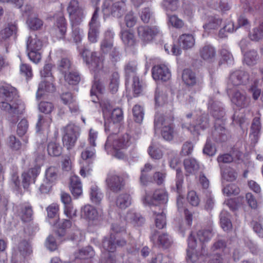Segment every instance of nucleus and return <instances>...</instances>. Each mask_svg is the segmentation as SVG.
<instances>
[{
    "mask_svg": "<svg viewBox=\"0 0 263 263\" xmlns=\"http://www.w3.org/2000/svg\"><path fill=\"white\" fill-rule=\"evenodd\" d=\"M46 211L49 223L51 225H56L59 219V206L56 203H52L47 208Z\"/></svg>",
    "mask_w": 263,
    "mask_h": 263,
    "instance_id": "29",
    "label": "nucleus"
},
{
    "mask_svg": "<svg viewBox=\"0 0 263 263\" xmlns=\"http://www.w3.org/2000/svg\"><path fill=\"white\" fill-rule=\"evenodd\" d=\"M131 137L127 134L117 135L112 134L107 137L105 144V149L108 154L115 156L118 159H123L124 154L119 152L126 149L132 144Z\"/></svg>",
    "mask_w": 263,
    "mask_h": 263,
    "instance_id": "3",
    "label": "nucleus"
},
{
    "mask_svg": "<svg viewBox=\"0 0 263 263\" xmlns=\"http://www.w3.org/2000/svg\"><path fill=\"white\" fill-rule=\"evenodd\" d=\"M178 43L182 49H189L194 46L195 39L192 34L184 33L179 36Z\"/></svg>",
    "mask_w": 263,
    "mask_h": 263,
    "instance_id": "27",
    "label": "nucleus"
},
{
    "mask_svg": "<svg viewBox=\"0 0 263 263\" xmlns=\"http://www.w3.org/2000/svg\"><path fill=\"white\" fill-rule=\"evenodd\" d=\"M228 94L232 103L238 108L247 107L250 104V99L245 93L241 92L238 89L227 90Z\"/></svg>",
    "mask_w": 263,
    "mask_h": 263,
    "instance_id": "13",
    "label": "nucleus"
},
{
    "mask_svg": "<svg viewBox=\"0 0 263 263\" xmlns=\"http://www.w3.org/2000/svg\"><path fill=\"white\" fill-rule=\"evenodd\" d=\"M195 236L197 242V246L201 247V250L204 249L203 243L208 241L212 237V231L209 230H200L197 233L192 232Z\"/></svg>",
    "mask_w": 263,
    "mask_h": 263,
    "instance_id": "23",
    "label": "nucleus"
},
{
    "mask_svg": "<svg viewBox=\"0 0 263 263\" xmlns=\"http://www.w3.org/2000/svg\"><path fill=\"white\" fill-rule=\"evenodd\" d=\"M259 59V55L254 50H250L244 54L243 62L248 66L255 65Z\"/></svg>",
    "mask_w": 263,
    "mask_h": 263,
    "instance_id": "39",
    "label": "nucleus"
},
{
    "mask_svg": "<svg viewBox=\"0 0 263 263\" xmlns=\"http://www.w3.org/2000/svg\"><path fill=\"white\" fill-rule=\"evenodd\" d=\"M152 76L156 81L161 80L166 81L171 78V74L167 65L160 64L155 66L153 68Z\"/></svg>",
    "mask_w": 263,
    "mask_h": 263,
    "instance_id": "18",
    "label": "nucleus"
},
{
    "mask_svg": "<svg viewBox=\"0 0 263 263\" xmlns=\"http://www.w3.org/2000/svg\"><path fill=\"white\" fill-rule=\"evenodd\" d=\"M222 24V20L220 17L211 16L209 17L208 22L203 26V27L206 31L211 32L219 29Z\"/></svg>",
    "mask_w": 263,
    "mask_h": 263,
    "instance_id": "28",
    "label": "nucleus"
},
{
    "mask_svg": "<svg viewBox=\"0 0 263 263\" xmlns=\"http://www.w3.org/2000/svg\"><path fill=\"white\" fill-rule=\"evenodd\" d=\"M58 69L63 74L67 73L70 69L71 63L67 58H63L58 63Z\"/></svg>",
    "mask_w": 263,
    "mask_h": 263,
    "instance_id": "59",
    "label": "nucleus"
},
{
    "mask_svg": "<svg viewBox=\"0 0 263 263\" xmlns=\"http://www.w3.org/2000/svg\"><path fill=\"white\" fill-rule=\"evenodd\" d=\"M220 224L222 229L224 231H229L231 230L232 224L230 220L229 214L226 211H222L220 215Z\"/></svg>",
    "mask_w": 263,
    "mask_h": 263,
    "instance_id": "42",
    "label": "nucleus"
},
{
    "mask_svg": "<svg viewBox=\"0 0 263 263\" xmlns=\"http://www.w3.org/2000/svg\"><path fill=\"white\" fill-rule=\"evenodd\" d=\"M125 220L129 222L137 223V224H139H139H140V223L143 221V218L133 211H130L127 213Z\"/></svg>",
    "mask_w": 263,
    "mask_h": 263,
    "instance_id": "61",
    "label": "nucleus"
},
{
    "mask_svg": "<svg viewBox=\"0 0 263 263\" xmlns=\"http://www.w3.org/2000/svg\"><path fill=\"white\" fill-rule=\"evenodd\" d=\"M114 36V33L111 30H108L105 34V39L101 45L102 51L104 53L108 52L112 47V39Z\"/></svg>",
    "mask_w": 263,
    "mask_h": 263,
    "instance_id": "35",
    "label": "nucleus"
},
{
    "mask_svg": "<svg viewBox=\"0 0 263 263\" xmlns=\"http://www.w3.org/2000/svg\"><path fill=\"white\" fill-rule=\"evenodd\" d=\"M81 54L89 68L95 73L94 82L90 90V96L92 101L96 103L100 101L104 90V87L102 84L100 77H103L106 70L103 69V59L98 57L96 53H92L88 50L85 49ZM99 102L104 119L105 130H113L118 127V123L123 120L122 110L119 108L111 110L112 107L108 101H101Z\"/></svg>",
    "mask_w": 263,
    "mask_h": 263,
    "instance_id": "1",
    "label": "nucleus"
},
{
    "mask_svg": "<svg viewBox=\"0 0 263 263\" xmlns=\"http://www.w3.org/2000/svg\"><path fill=\"white\" fill-rule=\"evenodd\" d=\"M43 45V41L36 35L30 36L27 43V46L28 50L40 51Z\"/></svg>",
    "mask_w": 263,
    "mask_h": 263,
    "instance_id": "37",
    "label": "nucleus"
},
{
    "mask_svg": "<svg viewBox=\"0 0 263 263\" xmlns=\"http://www.w3.org/2000/svg\"><path fill=\"white\" fill-rule=\"evenodd\" d=\"M16 89L9 84L0 87V107L10 115L22 114L25 109V104L17 99Z\"/></svg>",
    "mask_w": 263,
    "mask_h": 263,
    "instance_id": "2",
    "label": "nucleus"
},
{
    "mask_svg": "<svg viewBox=\"0 0 263 263\" xmlns=\"http://www.w3.org/2000/svg\"><path fill=\"white\" fill-rule=\"evenodd\" d=\"M94 254V251L92 247L88 246L79 250V252L76 254V258L85 259L92 257Z\"/></svg>",
    "mask_w": 263,
    "mask_h": 263,
    "instance_id": "47",
    "label": "nucleus"
},
{
    "mask_svg": "<svg viewBox=\"0 0 263 263\" xmlns=\"http://www.w3.org/2000/svg\"><path fill=\"white\" fill-rule=\"evenodd\" d=\"M78 127L72 124L66 126L64 128V134L62 141L64 147L67 150L72 149L75 145L79 137Z\"/></svg>",
    "mask_w": 263,
    "mask_h": 263,
    "instance_id": "10",
    "label": "nucleus"
},
{
    "mask_svg": "<svg viewBox=\"0 0 263 263\" xmlns=\"http://www.w3.org/2000/svg\"><path fill=\"white\" fill-rule=\"evenodd\" d=\"M160 32L159 28L157 26H140L137 28L139 37L145 43L151 41Z\"/></svg>",
    "mask_w": 263,
    "mask_h": 263,
    "instance_id": "14",
    "label": "nucleus"
},
{
    "mask_svg": "<svg viewBox=\"0 0 263 263\" xmlns=\"http://www.w3.org/2000/svg\"><path fill=\"white\" fill-rule=\"evenodd\" d=\"M52 66L51 64H46L42 70L41 71V75L45 79L43 80L39 84L38 90L36 92V98L39 99L46 95V92H52L55 90L53 84V78L52 76L51 69Z\"/></svg>",
    "mask_w": 263,
    "mask_h": 263,
    "instance_id": "4",
    "label": "nucleus"
},
{
    "mask_svg": "<svg viewBox=\"0 0 263 263\" xmlns=\"http://www.w3.org/2000/svg\"><path fill=\"white\" fill-rule=\"evenodd\" d=\"M119 78V74L117 72L112 73L110 78L109 87L112 93H115L118 89Z\"/></svg>",
    "mask_w": 263,
    "mask_h": 263,
    "instance_id": "54",
    "label": "nucleus"
},
{
    "mask_svg": "<svg viewBox=\"0 0 263 263\" xmlns=\"http://www.w3.org/2000/svg\"><path fill=\"white\" fill-rule=\"evenodd\" d=\"M192 116V114H188L186 115L182 120V129H186L193 135L198 134L200 128L204 129L208 126V120L206 119L202 121L200 120L201 122H199L198 124L192 125L190 122Z\"/></svg>",
    "mask_w": 263,
    "mask_h": 263,
    "instance_id": "16",
    "label": "nucleus"
},
{
    "mask_svg": "<svg viewBox=\"0 0 263 263\" xmlns=\"http://www.w3.org/2000/svg\"><path fill=\"white\" fill-rule=\"evenodd\" d=\"M58 178V169L55 167H49L46 171V180L53 184Z\"/></svg>",
    "mask_w": 263,
    "mask_h": 263,
    "instance_id": "51",
    "label": "nucleus"
},
{
    "mask_svg": "<svg viewBox=\"0 0 263 263\" xmlns=\"http://www.w3.org/2000/svg\"><path fill=\"white\" fill-rule=\"evenodd\" d=\"M223 192L228 196L236 195L239 193V189L234 184H229L223 187Z\"/></svg>",
    "mask_w": 263,
    "mask_h": 263,
    "instance_id": "63",
    "label": "nucleus"
},
{
    "mask_svg": "<svg viewBox=\"0 0 263 263\" xmlns=\"http://www.w3.org/2000/svg\"><path fill=\"white\" fill-rule=\"evenodd\" d=\"M81 23H74L73 22H71L72 27L71 40L77 44L81 43L84 37L83 30L79 26Z\"/></svg>",
    "mask_w": 263,
    "mask_h": 263,
    "instance_id": "30",
    "label": "nucleus"
},
{
    "mask_svg": "<svg viewBox=\"0 0 263 263\" xmlns=\"http://www.w3.org/2000/svg\"><path fill=\"white\" fill-rule=\"evenodd\" d=\"M148 153L151 157L154 159H160L162 157L163 152L158 144L152 142L148 149Z\"/></svg>",
    "mask_w": 263,
    "mask_h": 263,
    "instance_id": "40",
    "label": "nucleus"
},
{
    "mask_svg": "<svg viewBox=\"0 0 263 263\" xmlns=\"http://www.w3.org/2000/svg\"><path fill=\"white\" fill-rule=\"evenodd\" d=\"M162 6L167 12L175 11L178 6V0H163Z\"/></svg>",
    "mask_w": 263,
    "mask_h": 263,
    "instance_id": "60",
    "label": "nucleus"
},
{
    "mask_svg": "<svg viewBox=\"0 0 263 263\" xmlns=\"http://www.w3.org/2000/svg\"><path fill=\"white\" fill-rule=\"evenodd\" d=\"M185 214V226L181 225L179 226V230L182 234V236L184 235L185 230L189 229L192 224L193 215L187 209L184 210Z\"/></svg>",
    "mask_w": 263,
    "mask_h": 263,
    "instance_id": "45",
    "label": "nucleus"
},
{
    "mask_svg": "<svg viewBox=\"0 0 263 263\" xmlns=\"http://www.w3.org/2000/svg\"><path fill=\"white\" fill-rule=\"evenodd\" d=\"M28 122L26 119H22L17 125V133L19 136H24L28 128Z\"/></svg>",
    "mask_w": 263,
    "mask_h": 263,
    "instance_id": "64",
    "label": "nucleus"
},
{
    "mask_svg": "<svg viewBox=\"0 0 263 263\" xmlns=\"http://www.w3.org/2000/svg\"><path fill=\"white\" fill-rule=\"evenodd\" d=\"M200 55L204 60L212 61L215 57L216 50L210 44H205L200 50Z\"/></svg>",
    "mask_w": 263,
    "mask_h": 263,
    "instance_id": "33",
    "label": "nucleus"
},
{
    "mask_svg": "<svg viewBox=\"0 0 263 263\" xmlns=\"http://www.w3.org/2000/svg\"><path fill=\"white\" fill-rule=\"evenodd\" d=\"M40 172V165H37L22 174V184L24 189L28 188L31 182H34L35 178Z\"/></svg>",
    "mask_w": 263,
    "mask_h": 263,
    "instance_id": "21",
    "label": "nucleus"
},
{
    "mask_svg": "<svg viewBox=\"0 0 263 263\" xmlns=\"http://www.w3.org/2000/svg\"><path fill=\"white\" fill-rule=\"evenodd\" d=\"M155 243L159 247L166 248L172 244V239L167 234L163 233L158 236Z\"/></svg>",
    "mask_w": 263,
    "mask_h": 263,
    "instance_id": "44",
    "label": "nucleus"
},
{
    "mask_svg": "<svg viewBox=\"0 0 263 263\" xmlns=\"http://www.w3.org/2000/svg\"><path fill=\"white\" fill-rule=\"evenodd\" d=\"M51 123V118L48 116L39 115L37 122L36 123V130H48Z\"/></svg>",
    "mask_w": 263,
    "mask_h": 263,
    "instance_id": "38",
    "label": "nucleus"
},
{
    "mask_svg": "<svg viewBox=\"0 0 263 263\" xmlns=\"http://www.w3.org/2000/svg\"><path fill=\"white\" fill-rule=\"evenodd\" d=\"M54 32L58 39H62L66 32V24L65 19L62 13L56 16V23L54 25Z\"/></svg>",
    "mask_w": 263,
    "mask_h": 263,
    "instance_id": "22",
    "label": "nucleus"
},
{
    "mask_svg": "<svg viewBox=\"0 0 263 263\" xmlns=\"http://www.w3.org/2000/svg\"><path fill=\"white\" fill-rule=\"evenodd\" d=\"M32 215L31 207L29 204L22 206L19 215L24 221H28L31 219Z\"/></svg>",
    "mask_w": 263,
    "mask_h": 263,
    "instance_id": "46",
    "label": "nucleus"
},
{
    "mask_svg": "<svg viewBox=\"0 0 263 263\" xmlns=\"http://www.w3.org/2000/svg\"><path fill=\"white\" fill-rule=\"evenodd\" d=\"M154 214L155 216V224L157 228L161 229L166 224L165 214L163 211L157 213L156 210H153Z\"/></svg>",
    "mask_w": 263,
    "mask_h": 263,
    "instance_id": "48",
    "label": "nucleus"
},
{
    "mask_svg": "<svg viewBox=\"0 0 263 263\" xmlns=\"http://www.w3.org/2000/svg\"><path fill=\"white\" fill-rule=\"evenodd\" d=\"M211 250L215 255L210 260L209 263H221V254L229 252L225 242L222 240L215 242L212 247Z\"/></svg>",
    "mask_w": 263,
    "mask_h": 263,
    "instance_id": "19",
    "label": "nucleus"
},
{
    "mask_svg": "<svg viewBox=\"0 0 263 263\" xmlns=\"http://www.w3.org/2000/svg\"><path fill=\"white\" fill-rule=\"evenodd\" d=\"M81 216L88 220H94L98 216V212L96 209L90 205H86L82 208L81 211Z\"/></svg>",
    "mask_w": 263,
    "mask_h": 263,
    "instance_id": "34",
    "label": "nucleus"
},
{
    "mask_svg": "<svg viewBox=\"0 0 263 263\" xmlns=\"http://www.w3.org/2000/svg\"><path fill=\"white\" fill-rule=\"evenodd\" d=\"M67 11L71 22L74 23L82 22L85 17L84 10L80 7L78 2L76 0L70 1L67 8Z\"/></svg>",
    "mask_w": 263,
    "mask_h": 263,
    "instance_id": "15",
    "label": "nucleus"
},
{
    "mask_svg": "<svg viewBox=\"0 0 263 263\" xmlns=\"http://www.w3.org/2000/svg\"><path fill=\"white\" fill-rule=\"evenodd\" d=\"M132 79V87L134 92L136 95L140 94L143 90V84L140 81L139 78L137 76H134Z\"/></svg>",
    "mask_w": 263,
    "mask_h": 263,
    "instance_id": "62",
    "label": "nucleus"
},
{
    "mask_svg": "<svg viewBox=\"0 0 263 263\" xmlns=\"http://www.w3.org/2000/svg\"><path fill=\"white\" fill-rule=\"evenodd\" d=\"M96 156V150L94 147H87L81 153V157L84 160H93Z\"/></svg>",
    "mask_w": 263,
    "mask_h": 263,
    "instance_id": "58",
    "label": "nucleus"
},
{
    "mask_svg": "<svg viewBox=\"0 0 263 263\" xmlns=\"http://www.w3.org/2000/svg\"><path fill=\"white\" fill-rule=\"evenodd\" d=\"M208 109L210 114L217 119L222 117L224 114L223 108L219 102L210 100Z\"/></svg>",
    "mask_w": 263,
    "mask_h": 263,
    "instance_id": "26",
    "label": "nucleus"
},
{
    "mask_svg": "<svg viewBox=\"0 0 263 263\" xmlns=\"http://www.w3.org/2000/svg\"><path fill=\"white\" fill-rule=\"evenodd\" d=\"M64 77L65 81L70 85H76L80 80L79 75L76 72L69 71L68 74H64Z\"/></svg>",
    "mask_w": 263,
    "mask_h": 263,
    "instance_id": "53",
    "label": "nucleus"
},
{
    "mask_svg": "<svg viewBox=\"0 0 263 263\" xmlns=\"http://www.w3.org/2000/svg\"><path fill=\"white\" fill-rule=\"evenodd\" d=\"M261 128L260 119L258 118H255L253 120L251 126V134L256 140L258 138Z\"/></svg>",
    "mask_w": 263,
    "mask_h": 263,
    "instance_id": "57",
    "label": "nucleus"
},
{
    "mask_svg": "<svg viewBox=\"0 0 263 263\" xmlns=\"http://www.w3.org/2000/svg\"><path fill=\"white\" fill-rule=\"evenodd\" d=\"M184 166L187 175L195 174L200 168L198 162L194 158H187L184 160Z\"/></svg>",
    "mask_w": 263,
    "mask_h": 263,
    "instance_id": "32",
    "label": "nucleus"
},
{
    "mask_svg": "<svg viewBox=\"0 0 263 263\" xmlns=\"http://www.w3.org/2000/svg\"><path fill=\"white\" fill-rule=\"evenodd\" d=\"M251 40L257 41L263 37V23L258 27L254 28L250 34Z\"/></svg>",
    "mask_w": 263,
    "mask_h": 263,
    "instance_id": "55",
    "label": "nucleus"
},
{
    "mask_svg": "<svg viewBox=\"0 0 263 263\" xmlns=\"http://www.w3.org/2000/svg\"><path fill=\"white\" fill-rule=\"evenodd\" d=\"M155 127L156 128H161V135L163 138L167 141L172 140L176 134L174 131L173 125L166 120L163 116L157 115L155 118Z\"/></svg>",
    "mask_w": 263,
    "mask_h": 263,
    "instance_id": "9",
    "label": "nucleus"
},
{
    "mask_svg": "<svg viewBox=\"0 0 263 263\" xmlns=\"http://www.w3.org/2000/svg\"><path fill=\"white\" fill-rule=\"evenodd\" d=\"M106 182L108 187L114 192L121 191L124 185L122 177L114 173H109L108 174Z\"/></svg>",
    "mask_w": 263,
    "mask_h": 263,
    "instance_id": "17",
    "label": "nucleus"
},
{
    "mask_svg": "<svg viewBox=\"0 0 263 263\" xmlns=\"http://www.w3.org/2000/svg\"><path fill=\"white\" fill-rule=\"evenodd\" d=\"M182 80L187 85H193L196 83L194 73L190 69H185L182 73Z\"/></svg>",
    "mask_w": 263,
    "mask_h": 263,
    "instance_id": "49",
    "label": "nucleus"
},
{
    "mask_svg": "<svg viewBox=\"0 0 263 263\" xmlns=\"http://www.w3.org/2000/svg\"><path fill=\"white\" fill-rule=\"evenodd\" d=\"M70 189L73 196L78 198L83 193L82 185L78 176L72 175L70 179Z\"/></svg>",
    "mask_w": 263,
    "mask_h": 263,
    "instance_id": "25",
    "label": "nucleus"
},
{
    "mask_svg": "<svg viewBox=\"0 0 263 263\" xmlns=\"http://www.w3.org/2000/svg\"><path fill=\"white\" fill-rule=\"evenodd\" d=\"M167 198V194L164 190H158L155 191L153 196L150 193H146L143 203L145 206H157L158 203H166Z\"/></svg>",
    "mask_w": 263,
    "mask_h": 263,
    "instance_id": "11",
    "label": "nucleus"
},
{
    "mask_svg": "<svg viewBox=\"0 0 263 263\" xmlns=\"http://www.w3.org/2000/svg\"><path fill=\"white\" fill-rule=\"evenodd\" d=\"M221 173L223 184H224V181H233L237 178V173L230 167L221 166Z\"/></svg>",
    "mask_w": 263,
    "mask_h": 263,
    "instance_id": "36",
    "label": "nucleus"
},
{
    "mask_svg": "<svg viewBox=\"0 0 263 263\" xmlns=\"http://www.w3.org/2000/svg\"><path fill=\"white\" fill-rule=\"evenodd\" d=\"M116 237L114 235L111 234L109 238H105L102 242V247L105 251L103 252V258L102 263H115L113 253L116 248V246H123L125 244V241L123 239L115 241Z\"/></svg>",
    "mask_w": 263,
    "mask_h": 263,
    "instance_id": "5",
    "label": "nucleus"
},
{
    "mask_svg": "<svg viewBox=\"0 0 263 263\" xmlns=\"http://www.w3.org/2000/svg\"><path fill=\"white\" fill-rule=\"evenodd\" d=\"M155 100L157 105L163 106L171 101V98L165 88L158 87L156 90Z\"/></svg>",
    "mask_w": 263,
    "mask_h": 263,
    "instance_id": "24",
    "label": "nucleus"
},
{
    "mask_svg": "<svg viewBox=\"0 0 263 263\" xmlns=\"http://www.w3.org/2000/svg\"><path fill=\"white\" fill-rule=\"evenodd\" d=\"M248 81V76L244 71L236 70L232 72L227 83V90L237 89L239 85L245 84Z\"/></svg>",
    "mask_w": 263,
    "mask_h": 263,
    "instance_id": "12",
    "label": "nucleus"
},
{
    "mask_svg": "<svg viewBox=\"0 0 263 263\" xmlns=\"http://www.w3.org/2000/svg\"><path fill=\"white\" fill-rule=\"evenodd\" d=\"M116 205L120 209H125L132 204V197L127 193L119 194L116 199Z\"/></svg>",
    "mask_w": 263,
    "mask_h": 263,
    "instance_id": "31",
    "label": "nucleus"
},
{
    "mask_svg": "<svg viewBox=\"0 0 263 263\" xmlns=\"http://www.w3.org/2000/svg\"><path fill=\"white\" fill-rule=\"evenodd\" d=\"M106 0L103 5L102 11L104 15L108 16L110 14L114 17H120L125 10V2L126 0Z\"/></svg>",
    "mask_w": 263,
    "mask_h": 263,
    "instance_id": "7",
    "label": "nucleus"
},
{
    "mask_svg": "<svg viewBox=\"0 0 263 263\" xmlns=\"http://www.w3.org/2000/svg\"><path fill=\"white\" fill-rule=\"evenodd\" d=\"M121 39L124 45L127 47H133L136 43L134 34L128 31H121Z\"/></svg>",
    "mask_w": 263,
    "mask_h": 263,
    "instance_id": "43",
    "label": "nucleus"
},
{
    "mask_svg": "<svg viewBox=\"0 0 263 263\" xmlns=\"http://www.w3.org/2000/svg\"><path fill=\"white\" fill-rule=\"evenodd\" d=\"M59 228L58 230V234L60 236H64L66 233H68L71 236L72 240L81 241L84 239V236L77 228L72 224V222L69 220L65 219L63 222L59 224Z\"/></svg>",
    "mask_w": 263,
    "mask_h": 263,
    "instance_id": "8",
    "label": "nucleus"
},
{
    "mask_svg": "<svg viewBox=\"0 0 263 263\" xmlns=\"http://www.w3.org/2000/svg\"><path fill=\"white\" fill-rule=\"evenodd\" d=\"M90 197L93 203L99 204L103 199V195L97 186L92 185L90 187Z\"/></svg>",
    "mask_w": 263,
    "mask_h": 263,
    "instance_id": "41",
    "label": "nucleus"
},
{
    "mask_svg": "<svg viewBox=\"0 0 263 263\" xmlns=\"http://www.w3.org/2000/svg\"><path fill=\"white\" fill-rule=\"evenodd\" d=\"M48 154L51 156H59L62 153V147L59 144L55 142H50L48 145Z\"/></svg>",
    "mask_w": 263,
    "mask_h": 263,
    "instance_id": "50",
    "label": "nucleus"
},
{
    "mask_svg": "<svg viewBox=\"0 0 263 263\" xmlns=\"http://www.w3.org/2000/svg\"><path fill=\"white\" fill-rule=\"evenodd\" d=\"M98 18L97 9L94 12L89 23V30L88 32V39L90 42L95 43L97 41V38L99 34L98 28L99 27V23L97 21Z\"/></svg>",
    "mask_w": 263,
    "mask_h": 263,
    "instance_id": "20",
    "label": "nucleus"
},
{
    "mask_svg": "<svg viewBox=\"0 0 263 263\" xmlns=\"http://www.w3.org/2000/svg\"><path fill=\"white\" fill-rule=\"evenodd\" d=\"M7 144L8 147L12 151L19 150L22 145L21 141L13 135L9 137Z\"/></svg>",
    "mask_w": 263,
    "mask_h": 263,
    "instance_id": "52",
    "label": "nucleus"
},
{
    "mask_svg": "<svg viewBox=\"0 0 263 263\" xmlns=\"http://www.w3.org/2000/svg\"><path fill=\"white\" fill-rule=\"evenodd\" d=\"M188 247L186 250V260L188 263H198L203 259V250L197 246L195 236L190 234L187 239Z\"/></svg>",
    "mask_w": 263,
    "mask_h": 263,
    "instance_id": "6",
    "label": "nucleus"
},
{
    "mask_svg": "<svg viewBox=\"0 0 263 263\" xmlns=\"http://www.w3.org/2000/svg\"><path fill=\"white\" fill-rule=\"evenodd\" d=\"M133 112L135 121L138 123H141L144 117V111L142 107L139 105H135Z\"/></svg>",
    "mask_w": 263,
    "mask_h": 263,
    "instance_id": "56",
    "label": "nucleus"
}]
</instances>
